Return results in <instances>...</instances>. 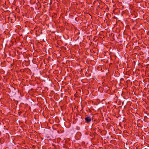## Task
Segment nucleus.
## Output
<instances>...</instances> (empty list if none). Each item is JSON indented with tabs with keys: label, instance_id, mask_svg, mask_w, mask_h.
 Here are the masks:
<instances>
[{
	"label": "nucleus",
	"instance_id": "nucleus-1",
	"mask_svg": "<svg viewBox=\"0 0 149 149\" xmlns=\"http://www.w3.org/2000/svg\"><path fill=\"white\" fill-rule=\"evenodd\" d=\"M86 121L87 123H88L91 121V118L90 117H86L85 118Z\"/></svg>",
	"mask_w": 149,
	"mask_h": 149
}]
</instances>
